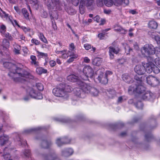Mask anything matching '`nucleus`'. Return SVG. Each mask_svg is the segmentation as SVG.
<instances>
[{
  "label": "nucleus",
  "mask_w": 160,
  "mask_h": 160,
  "mask_svg": "<svg viewBox=\"0 0 160 160\" xmlns=\"http://www.w3.org/2000/svg\"><path fill=\"white\" fill-rule=\"evenodd\" d=\"M83 60H84V62L87 63H89L90 61V59L89 58H88L87 57H85L84 58V59H83Z\"/></svg>",
  "instance_id": "54"
},
{
  "label": "nucleus",
  "mask_w": 160,
  "mask_h": 160,
  "mask_svg": "<svg viewBox=\"0 0 160 160\" xmlns=\"http://www.w3.org/2000/svg\"><path fill=\"white\" fill-rule=\"evenodd\" d=\"M69 56L70 57V58L67 60V62L70 63L74 61V59L77 58L78 57V55L74 52H72L71 53Z\"/></svg>",
  "instance_id": "22"
},
{
  "label": "nucleus",
  "mask_w": 160,
  "mask_h": 160,
  "mask_svg": "<svg viewBox=\"0 0 160 160\" xmlns=\"http://www.w3.org/2000/svg\"><path fill=\"white\" fill-rule=\"evenodd\" d=\"M14 48V52L16 54H18L19 53V51L20 50V46L17 44H15L13 45Z\"/></svg>",
  "instance_id": "31"
},
{
  "label": "nucleus",
  "mask_w": 160,
  "mask_h": 160,
  "mask_svg": "<svg viewBox=\"0 0 160 160\" xmlns=\"http://www.w3.org/2000/svg\"><path fill=\"white\" fill-rule=\"evenodd\" d=\"M40 129V128L38 127L35 128H32L27 129L25 131V132L26 133H29L33 131H35Z\"/></svg>",
  "instance_id": "36"
},
{
  "label": "nucleus",
  "mask_w": 160,
  "mask_h": 160,
  "mask_svg": "<svg viewBox=\"0 0 160 160\" xmlns=\"http://www.w3.org/2000/svg\"><path fill=\"white\" fill-rule=\"evenodd\" d=\"M87 86L90 87V88H88V89L85 91L83 90H81L79 88H77L74 90V93L76 95L78 96H80L81 93L82 92V91L88 93L90 92L94 96H97L98 95V90L95 88L91 87L89 85H87Z\"/></svg>",
  "instance_id": "10"
},
{
  "label": "nucleus",
  "mask_w": 160,
  "mask_h": 160,
  "mask_svg": "<svg viewBox=\"0 0 160 160\" xmlns=\"http://www.w3.org/2000/svg\"><path fill=\"white\" fill-rule=\"evenodd\" d=\"M0 32L2 34L4 35L5 37L9 39L11 38V36H9V34L8 33H5L6 31V27L4 25L0 23Z\"/></svg>",
  "instance_id": "19"
},
{
  "label": "nucleus",
  "mask_w": 160,
  "mask_h": 160,
  "mask_svg": "<svg viewBox=\"0 0 160 160\" xmlns=\"http://www.w3.org/2000/svg\"><path fill=\"white\" fill-rule=\"evenodd\" d=\"M22 155L26 157H29L30 156V152L29 150H26L23 153Z\"/></svg>",
  "instance_id": "37"
},
{
  "label": "nucleus",
  "mask_w": 160,
  "mask_h": 160,
  "mask_svg": "<svg viewBox=\"0 0 160 160\" xmlns=\"http://www.w3.org/2000/svg\"><path fill=\"white\" fill-rule=\"evenodd\" d=\"M10 142L9 141L8 136L5 134H3L0 137V144L1 146L7 144H10Z\"/></svg>",
  "instance_id": "17"
},
{
  "label": "nucleus",
  "mask_w": 160,
  "mask_h": 160,
  "mask_svg": "<svg viewBox=\"0 0 160 160\" xmlns=\"http://www.w3.org/2000/svg\"><path fill=\"white\" fill-rule=\"evenodd\" d=\"M98 6L101 7L103 3L108 7H110L114 5L117 6H119L123 5L126 6L129 3V0H96Z\"/></svg>",
  "instance_id": "5"
},
{
  "label": "nucleus",
  "mask_w": 160,
  "mask_h": 160,
  "mask_svg": "<svg viewBox=\"0 0 160 160\" xmlns=\"http://www.w3.org/2000/svg\"><path fill=\"white\" fill-rule=\"evenodd\" d=\"M94 2V0H81L79 7L80 12L82 14L84 12L85 7H89L93 4Z\"/></svg>",
  "instance_id": "12"
},
{
  "label": "nucleus",
  "mask_w": 160,
  "mask_h": 160,
  "mask_svg": "<svg viewBox=\"0 0 160 160\" xmlns=\"http://www.w3.org/2000/svg\"><path fill=\"white\" fill-rule=\"evenodd\" d=\"M98 37L101 39H104L105 38V34L101 33L98 34Z\"/></svg>",
  "instance_id": "48"
},
{
  "label": "nucleus",
  "mask_w": 160,
  "mask_h": 160,
  "mask_svg": "<svg viewBox=\"0 0 160 160\" xmlns=\"http://www.w3.org/2000/svg\"><path fill=\"white\" fill-rule=\"evenodd\" d=\"M48 16V14L46 12H43L42 14V16L44 18H46Z\"/></svg>",
  "instance_id": "56"
},
{
  "label": "nucleus",
  "mask_w": 160,
  "mask_h": 160,
  "mask_svg": "<svg viewBox=\"0 0 160 160\" xmlns=\"http://www.w3.org/2000/svg\"><path fill=\"white\" fill-rule=\"evenodd\" d=\"M22 50L25 54H27L28 52V50L27 48L26 47H23L22 48Z\"/></svg>",
  "instance_id": "52"
},
{
  "label": "nucleus",
  "mask_w": 160,
  "mask_h": 160,
  "mask_svg": "<svg viewBox=\"0 0 160 160\" xmlns=\"http://www.w3.org/2000/svg\"><path fill=\"white\" fill-rule=\"evenodd\" d=\"M102 62V59L99 58H94L92 61L93 65L99 66L101 65Z\"/></svg>",
  "instance_id": "21"
},
{
  "label": "nucleus",
  "mask_w": 160,
  "mask_h": 160,
  "mask_svg": "<svg viewBox=\"0 0 160 160\" xmlns=\"http://www.w3.org/2000/svg\"><path fill=\"white\" fill-rule=\"evenodd\" d=\"M9 43L7 39H5L3 40L2 46L3 49H7L9 47Z\"/></svg>",
  "instance_id": "28"
},
{
  "label": "nucleus",
  "mask_w": 160,
  "mask_h": 160,
  "mask_svg": "<svg viewBox=\"0 0 160 160\" xmlns=\"http://www.w3.org/2000/svg\"><path fill=\"white\" fill-rule=\"evenodd\" d=\"M68 81L72 82H77V84L80 87L79 88L81 90H83L85 91H87L90 87L87 86V84L81 81L80 78L74 74H71L67 77ZM75 89H74V90Z\"/></svg>",
  "instance_id": "7"
},
{
  "label": "nucleus",
  "mask_w": 160,
  "mask_h": 160,
  "mask_svg": "<svg viewBox=\"0 0 160 160\" xmlns=\"http://www.w3.org/2000/svg\"><path fill=\"white\" fill-rule=\"evenodd\" d=\"M130 13L132 14L133 15L136 14H138V12L135 10H130L129 11Z\"/></svg>",
  "instance_id": "50"
},
{
  "label": "nucleus",
  "mask_w": 160,
  "mask_h": 160,
  "mask_svg": "<svg viewBox=\"0 0 160 160\" xmlns=\"http://www.w3.org/2000/svg\"><path fill=\"white\" fill-rule=\"evenodd\" d=\"M21 28L25 32H28L30 30V29L29 28H27L26 27L23 26H22Z\"/></svg>",
  "instance_id": "53"
},
{
  "label": "nucleus",
  "mask_w": 160,
  "mask_h": 160,
  "mask_svg": "<svg viewBox=\"0 0 160 160\" xmlns=\"http://www.w3.org/2000/svg\"><path fill=\"white\" fill-rule=\"evenodd\" d=\"M101 22L100 23V25H103V24L105 22V20L103 19H101Z\"/></svg>",
  "instance_id": "60"
},
{
  "label": "nucleus",
  "mask_w": 160,
  "mask_h": 160,
  "mask_svg": "<svg viewBox=\"0 0 160 160\" xmlns=\"http://www.w3.org/2000/svg\"><path fill=\"white\" fill-rule=\"evenodd\" d=\"M66 156H69L71 155L73 153V150L72 148L68 149L66 150Z\"/></svg>",
  "instance_id": "42"
},
{
  "label": "nucleus",
  "mask_w": 160,
  "mask_h": 160,
  "mask_svg": "<svg viewBox=\"0 0 160 160\" xmlns=\"http://www.w3.org/2000/svg\"><path fill=\"white\" fill-rule=\"evenodd\" d=\"M27 94L31 98L37 99H41L43 97L42 94L32 87H29L27 90Z\"/></svg>",
  "instance_id": "9"
},
{
  "label": "nucleus",
  "mask_w": 160,
  "mask_h": 160,
  "mask_svg": "<svg viewBox=\"0 0 160 160\" xmlns=\"http://www.w3.org/2000/svg\"><path fill=\"white\" fill-rule=\"evenodd\" d=\"M157 3L158 6H160V0H159L157 1Z\"/></svg>",
  "instance_id": "64"
},
{
  "label": "nucleus",
  "mask_w": 160,
  "mask_h": 160,
  "mask_svg": "<svg viewBox=\"0 0 160 160\" xmlns=\"http://www.w3.org/2000/svg\"><path fill=\"white\" fill-rule=\"evenodd\" d=\"M38 36L41 40L45 43H48V41L46 38L44 36L43 34L41 33H40L38 35Z\"/></svg>",
  "instance_id": "30"
},
{
  "label": "nucleus",
  "mask_w": 160,
  "mask_h": 160,
  "mask_svg": "<svg viewBox=\"0 0 160 160\" xmlns=\"http://www.w3.org/2000/svg\"><path fill=\"white\" fill-rule=\"evenodd\" d=\"M126 99V98H125V97L124 96L120 97L118 98V102L119 103H121Z\"/></svg>",
  "instance_id": "43"
},
{
  "label": "nucleus",
  "mask_w": 160,
  "mask_h": 160,
  "mask_svg": "<svg viewBox=\"0 0 160 160\" xmlns=\"http://www.w3.org/2000/svg\"><path fill=\"white\" fill-rule=\"evenodd\" d=\"M75 47L73 43L70 44L69 45V49L70 50L72 51L75 49Z\"/></svg>",
  "instance_id": "49"
},
{
  "label": "nucleus",
  "mask_w": 160,
  "mask_h": 160,
  "mask_svg": "<svg viewBox=\"0 0 160 160\" xmlns=\"http://www.w3.org/2000/svg\"><path fill=\"white\" fill-rule=\"evenodd\" d=\"M72 4L74 6H77L79 2V0H71Z\"/></svg>",
  "instance_id": "45"
},
{
  "label": "nucleus",
  "mask_w": 160,
  "mask_h": 160,
  "mask_svg": "<svg viewBox=\"0 0 160 160\" xmlns=\"http://www.w3.org/2000/svg\"><path fill=\"white\" fill-rule=\"evenodd\" d=\"M62 84H61L52 90V93L56 97H62L65 95V91Z\"/></svg>",
  "instance_id": "11"
},
{
  "label": "nucleus",
  "mask_w": 160,
  "mask_h": 160,
  "mask_svg": "<svg viewBox=\"0 0 160 160\" xmlns=\"http://www.w3.org/2000/svg\"><path fill=\"white\" fill-rule=\"evenodd\" d=\"M109 97L111 98H113L116 95V92L114 90H112L109 92Z\"/></svg>",
  "instance_id": "41"
},
{
  "label": "nucleus",
  "mask_w": 160,
  "mask_h": 160,
  "mask_svg": "<svg viewBox=\"0 0 160 160\" xmlns=\"http://www.w3.org/2000/svg\"><path fill=\"white\" fill-rule=\"evenodd\" d=\"M154 62L156 66L160 68V58H157L155 59Z\"/></svg>",
  "instance_id": "39"
},
{
  "label": "nucleus",
  "mask_w": 160,
  "mask_h": 160,
  "mask_svg": "<svg viewBox=\"0 0 160 160\" xmlns=\"http://www.w3.org/2000/svg\"><path fill=\"white\" fill-rule=\"evenodd\" d=\"M149 34L151 37L154 39L156 42L159 48H156V52L155 49L151 44H146L142 49L141 52L142 55L144 57H150V56L156 53L157 57L160 58V37L156 33L151 32H149Z\"/></svg>",
  "instance_id": "3"
},
{
  "label": "nucleus",
  "mask_w": 160,
  "mask_h": 160,
  "mask_svg": "<svg viewBox=\"0 0 160 160\" xmlns=\"http://www.w3.org/2000/svg\"><path fill=\"white\" fill-rule=\"evenodd\" d=\"M112 74L111 72L109 71H106L105 73L101 72L98 76L97 79L99 82L105 84L108 82V75Z\"/></svg>",
  "instance_id": "13"
},
{
  "label": "nucleus",
  "mask_w": 160,
  "mask_h": 160,
  "mask_svg": "<svg viewBox=\"0 0 160 160\" xmlns=\"http://www.w3.org/2000/svg\"><path fill=\"white\" fill-rule=\"evenodd\" d=\"M14 8L18 13H20V10L18 6H14Z\"/></svg>",
  "instance_id": "55"
},
{
  "label": "nucleus",
  "mask_w": 160,
  "mask_h": 160,
  "mask_svg": "<svg viewBox=\"0 0 160 160\" xmlns=\"http://www.w3.org/2000/svg\"><path fill=\"white\" fill-rule=\"evenodd\" d=\"M123 46H124L125 52L127 54H128L129 52L132 51V49L130 48L127 44H124Z\"/></svg>",
  "instance_id": "32"
},
{
  "label": "nucleus",
  "mask_w": 160,
  "mask_h": 160,
  "mask_svg": "<svg viewBox=\"0 0 160 160\" xmlns=\"http://www.w3.org/2000/svg\"><path fill=\"white\" fill-rule=\"evenodd\" d=\"M49 64L51 67H53L55 65L56 63L54 60H52L50 61Z\"/></svg>",
  "instance_id": "46"
},
{
  "label": "nucleus",
  "mask_w": 160,
  "mask_h": 160,
  "mask_svg": "<svg viewBox=\"0 0 160 160\" xmlns=\"http://www.w3.org/2000/svg\"><path fill=\"white\" fill-rule=\"evenodd\" d=\"M93 19L94 21H96L98 22H100L101 19L98 16H96Z\"/></svg>",
  "instance_id": "47"
},
{
  "label": "nucleus",
  "mask_w": 160,
  "mask_h": 160,
  "mask_svg": "<svg viewBox=\"0 0 160 160\" xmlns=\"http://www.w3.org/2000/svg\"><path fill=\"white\" fill-rule=\"evenodd\" d=\"M23 67V65L19 63L16 65H12V71L8 75L13 77V80L15 82H23L25 81H28L29 79L33 78V76L31 74L22 69Z\"/></svg>",
  "instance_id": "2"
},
{
  "label": "nucleus",
  "mask_w": 160,
  "mask_h": 160,
  "mask_svg": "<svg viewBox=\"0 0 160 160\" xmlns=\"http://www.w3.org/2000/svg\"><path fill=\"white\" fill-rule=\"evenodd\" d=\"M119 50V48L117 46H110L109 48V54L110 58L112 59L114 57V54L118 53Z\"/></svg>",
  "instance_id": "16"
},
{
  "label": "nucleus",
  "mask_w": 160,
  "mask_h": 160,
  "mask_svg": "<svg viewBox=\"0 0 160 160\" xmlns=\"http://www.w3.org/2000/svg\"><path fill=\"white\" fill-rule=\"evenodd\" d=\"M56 62H57V63L58 64H61V61L59 59H58V58L57 59Z\"/></svg>",
  "instance_id": "63"
},
{
  "label": "nucleus",
  "mask_w": 160,
  "mask_h": 160,
  "mask_svg": "<svg viewBox=\"0 0 160 160\" xmlns=\"http://www.w3.org/2000/svg\"><path fill=\"white\" fill-rule=\"evenodd\" d=\"M145 88L142 85V84L138 85L136 84L135 87L134 86H131L128 88V92L131 94L132 92L138 94H142V98L144 100H149L153 98V95L150 91H147L145 92Z\"/></svg>",
  "instance_id": "4"
},
{
  "label": "nucleus",
  "mask_w": 160,
  "mask_h": 160,
  "mask_svg": "<svg viewBox=\"0 0 160 160\" xmlns=\"http://www.w3.org/2000/svg\"><path fill=\"white\" fill-rule=\"evenodd\" d=\"M71 53V52L70 51H69L67 52L66 50H64L62 51H58L57 52V53L59 55V57L63 58H68Z\"/></svg>",
  "instance_id": "18"
},
{
  "label": "nucleus",
  "mask_w": 160,
  "mask_h": 160,
  "mask_svg": "<svg viewBox=\"0 0 160 160\" xmlns=\"http://www.w3.org/2000/svg\"><path fill=\"white\" fill-rule=\"evenodd\" d=\"M114 30L117 32H119L122 34H125L127 31L122 28L121 26L118 25H115L114 27Z\"/></svg>",
  "instance_id": "20"
},
{
  "label": "nucleus",
  "mask_w": 160,
  "mask_h": 160,
  "mask_svg": "<svg viewBox=\"0 0 160 160\" xmlns=\"http://www.w3.org/2000/svg\"><path fill=\"white\" fill-rule=\"evenodd\" d=\"M36 71L39 74H42V73H46L47 72V70L46 69L40 67L36 68Z\"/></svg>",
  "instance_id": "27"
},
{
  "label": "nucleus",
  "mask_w": 160,
  "mask_h": 160,
  "mask_svg": "<svg viewBox=\"0 0 160 160\" xmlns=\"http://www.w3.org/2000/svg\"><path fill=\"white\" fill-rule=\"evenodd\" d=\"M0 16L2 18H5L8 20H9L14 26H18L19 27H20V26L18 24L16 20H13L11 16H9L8 14L6 13L5 12L2 11L0 8Z\"/></svg>",
  "instance_id": "14"
},
{
  "label": "nucleus",
  "mask_w": 160,
  "mask_h": 160,
  "mask_svg": "<svg viewBox=\"0 0 160 160\" xmlns=\"http://www.w3.org/2000/svg\"><path fill=\"white\" fill-rule=\"evenodd\" d=\"M31 59L32 60L31 63L32 64L34 65L35 66H38V62H37L36 57L33 55H32L31 56Z\"/></svg>",
  "instance_id": "29"
},
{
  "label": "nucleus",
  "mask_w": 160,
  "mask_h": 160,
  "mask_svg": "<svg viewBox=\"0 0 160 160\" xmlns=\"http://www.w3.org/2000/svg\"><path fill=\"white\" fill-rule=\"evenodd\" d=\"M11 151V149L8 148H5L3 151V156L5 159H8L10 157L9 153Z\"/></svg>",
  "instance_id": "23"
},
{
  "label": "nucleus",
  "mask_w": 160,
  "mask_h": 160,
  "mask_svg": "<svg viewBox=\"0 0 160 160\" xmlns=\"http://www.w3.org/2000/svg\"><path fill=\"white\" fill-rule=\"evenodd\" d=\"M84 47L86 50H88L91 48V45L90 44L86 43L84 44Z\"/></svg>",
  "instance_id": "44"
},
{
  "label": "nucleus",
  "mask_w": 160,
  "mask_h": 160,
  "mask_svg": "<svg viewBox=\"0 0 160 160\" xmlns=\"http://www.w3.org/2000/svg\"><path fill=\"white\" fill-rule=\"evenodd\" d=\"M104 13L106 14H109L111 12V11L109 10H104Z\"/></svg>",
  "instance_id": "59"
},
{
  "label": "nucleus",
  "mask_w": 160,
  "mask_h": 160,
  "mask_svg": "<svg viewBox=\"0 0 160 160\" xmlns=\"http://www.w3.org/2000/svg\"><path fill=\"white\" fill-rule=\"evenodd\" d=\"M52 27L53 28L54 30H56L57 29V27L56 23H54L52 22Z\"/></svg>",
  "instance_id": "58"
},
{
  "label": "nucleus",
  "mask_w": 160,
  "mask_h": 160,
  "mask_svg": "<svg viewBox=\"0 0 160 160\" xmlns=\"http://www.w3.org/2000/svg\"><path fill=\"white\" fill-rule=\"evenodd\" d=\"M62 86L64 87V90L65 91V94L66 92H70L71 91L72 89V88L69 86H65L64 85L62 84Z\"/></svg>",
  "instance_id": "33"
},
{
  "label": "nucleus",
  "mask_w": 160,
  "mask_h": 160,
  "mask_svg": "<svg viewBox=\"0 0 160 160\" xmlns=\"http://www.w3.org/2000/svg\"><path fill=\"white\" fill-rule=\"evenodd\" d=\"M29 2L33 6H36L38 4L37 0H29Z\"/></svg>",
  "instance_id": "40"
},
{
  "label": "nucleus",
  "mask_w": 160,
  "mask_h": 160,
  "mask_svg": "<svg viewBox=\"0 0 160 160\" xmlns=\"http://www.w3.org/2000/svg\"><path fill=\"white\" fill-rule=\"evenodd\" d=\"M73 12H71L69 10H68L67 11L68 12L69 14H71V15H73V14H74L75 12L74 11V10H72Z\"/></svg>",
  "instance_id": "61"
},
{
  "label": "nucleus",
  "mask_w": 160,
  "mask_h": 160,
  "mask_svg": "<svg viewBox=\"0 0 160 160\" xmlns=\"http://www.w3.org/2000/svg\"><path fill=\"white\" fill-rule=\"evenodd\" d=\"M138 105H139L140 106V107H139V106L138 107L137 106V107L138 108H139V109L142 108V105L141 102H138Z\"/></svg>",
  "instance_id": "57"
},
{
  "label": "nucleus",
  "mask_w": 160,
  "mask_h": 160,
  "mask_svg": "<svg viewBox=\"0 0 160 160\" xmlns=\"http://www.w3.org/2000/svg\"><path fill=\"white\" fill-rule=\"evenodd\" d=\"M56 143L58 146H61L62 143L61 142V139L59 138H58L56 140Z\"/></svg>",
  "instance_id": "51"
},
{
  "label": "nucleus",
  "mask_w": 160,
  "mask_h": 160,
  "mask_svg": "<svg viewBox=\"0 0 160 160\" xmlns=\"http://www.w3.org/2000/svg\"><path fill=\"white\" fill-rule=\"evenodd\" d=\"M84 75L81 76V78L84 80H88V78H92L94 75V71L89 66H85L82 70Z\"/></svg>",
  "instance_id": "8"
},
{
  "label": "nucleus",
  "mask_w": 160,
  "mask_h": 160,
  "mask_svg": "<svg viewBox=\"0 0 160 160\" xmlns=\"http://www.w3.org/2000/svg\"><path fill=\"white\" fill-rule=\"evenodd\" d=\"M122 78L123 81L127 83H130L132 82L131 78L127 74H123L122 76Z\"/></svg>",
  "instance_id": "24"
},
{
  "label": "nucleus",
  "mask_w": 160,
  "mask_h": 160,
  "mask_svg": "<svg viewBox=\"0 0 160 160\" xmlns=\"http://www.w3.org/2000/svg\"><path fill=\"white\" fill-rule=\"evenodd\" d=\"M149 27L151 28L156 29L158 27V24L157 23L154 21H150L148 24Z\"/></svg>",
  "instance_id": "26"
},
{
  "label": "nucleus",
  "mask_w": 160,
  "mask_h": 160,
  "mask_svg": "<svg viewBox=\"0 0 160 160\" xmlns=\"http://www.w3.org/2000/svg\"><path fill=\"white\" fill-rule=\"evenodd\" d=\"M36 86L38 89L39 91H42L44 89L43 84L41 83H37L36 84Z\"/></svg>",
  "instance_id": "35"
},
{
  "label": "nucleus",
  "mask_w": 160,
  "mask_h": 160,
  "mask_svg": "<svg viewBox=\"0 0 160 160\" xmlns=\"http://www.w3.org/2000/svg\"><path fill=\"white\" fill-rule=\"evenodd\" d=\"M118 62L119 63L122 64L123 62V60L122 59L119 60L118 61Z\"/></svg>",
  "instance_id": "62"
},
{
  "label": "nucleus",
  "mask_w": 160,
  "mask_h": 160,
  "mask_svg": "<svg viewBox=\"0 0 160 160\" xmlns=\"http://www.w3.org/2000/svg\"><path fill=\"white\" fill-rule=\"evenodd\" d=\"M147 83L149 85L153 86H156L159 84V81L156 77L152 76H150L147 77Z\"/></svg>",
  "instance_id": "15"
},
{
  "label": "nucleus",
  "mask_w": 160,
  "mask_h": 160,
  "mask_svg": "<svg viewBox=\"0 0 160 160\" xmlns=\"http://www.w3.org/2000/svg\"><path fill=\"white\" fill-rule=\"evenodd\" d=\"M37 56L39 58H43L45 59V61H46L47 59L48 60V54L47 53H42L39 51H37Z\"/></svg>",
  "instance_id": "25"
},
{
  "label": "nucleus",
  "mask_w": 160,
  "mask_h": 160,
  "mask_svg": "<svg viewBox=\"0 0 160 160\" xmlns=\"http://www.w3.org/2000/svg\"><path fill=\"white\" fill-rule=\"evenodd\" d=\"M134 70L135 72L138 75H135L134 77L137 84L142 83L145 77L141 76L144 74L146 71L148 73L153 72L155 74H158L160 72L158 68L151 62L147 63L142 62V65H137L134 68Z\"/></svg>",
  "instance_id": "1"
},
{
  "label": "nucleus",
  "mask_w": 160,
  "mask_h": 160,
  "mask_svg": "<svg viewBox=\"0 0 160 160\" xmlns=\"http://www.w3.org/2000/svg\"><path fill=\"white\" fill-rule=\"evenodd\" d=\"M31 42L32 43H33L36 45H38L40 44V41L35 38L32 39L31 40Z\"/></svg>",
  "instance_id": "38"
},
{
  "label": "nucleus",
  "mask_w": 160,
  "mask_h": 160,
  "mask_svg": "<svg viewBox=\"0 0 160 160\" xmlns=\"http://www.w3.org/2000/svg\"><path fill=\"white\" fill-rule=\"evenodd\" d=\"M45 3L47 7L49 13L52 15V12L60 9L61 4L60 0H44Z\"/></svg>",
  "instance_id": "6"
},
{
  "label": "nucleus",
  "mask_w": 160,
  "mask_h": 160,
  "mask_svg": "<svg viewBox=\"0 0 160 160\" xmlns=\"http://www.w3.org/2000/svg\"><path fill=\"white\" fill-rule=\"evenodd\" d=\"M22 12L24 17L27 19H28L29 13L27 12V10L25 8H23L22 9Z\"/></svg>",
  "instance_id": "34"
}]
</instances>
